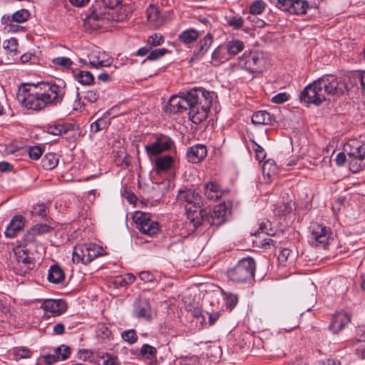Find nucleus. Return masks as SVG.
Masks as SVG:
<instances>
[{"label":"nucleus","mask_w":365,"mask_h":365,"mask_svg":"<svg viewBox=\"0 0 365 365\" xmlns=\"http://www.w3.org/2000/svg\"><path fill=\"white\" fill-rule=\"evenodd\" d=\"M212 93L202 87H195L170 98L165 107L166 113H178L189 110V119L195 124H200L208 115L212 105Z\"/></svg>","instance_id":"nucleus-1"},{"label":"nucleus","mask_w":365,"mask_h":365,"mask_svg":"<svg viewBox=\"0 0 365 365\" xmlns=\"http://www.w3.org/2000/svg\"><path fill=\"white\" fill-rule=\"evenodd\" d=\"M66 94L63 81L40 82L24 87L17 95L19 101L28 109L40 110L61 104Z\"/></svg>","instance_id":"nucleus-2"},{"label":"nucleus","mask_w":365,"mask_h":365,"mask_svg":"<svg viewBox=\"0 0 365 365\" xmlns=\"http://www.w3.org/2000/svg\"><path fill=\"white\" fill-rule=\"evenodd\" d=\"M120 0H96L89 8V14L84 19L83 25L86 31H93L103 28L110 23L114 16L112 11Z\"/></svg>","instance_id":"nucleus-3"},{"label":"nucleus","mask_w":365,"mask_h":365,"mask_svg":"<svg viewBox=\"0 0 365 365\" xmlns=\"http://www.w3.org/2000/svg\"><path fill=\"white\" fill-rule=\"evenodd\" d=\"M178 200L185 203L187 217L197 228L202 225L203 205L202 197L194 189L180 190L177 195Z\"/></svg>","instance_id":"nucleus-4"},{"label":"nucleus","mask_w":365,"mask_h":365,"mask_svg":"<svg viewBox=\"0 0 365 365\" xmlns=\"http://www.w3.org/2000/svg\"><path fill=\"white\" fill-rule=\"evenodd\" d=\"M347 154L349 168L353 173H357L365 169V143L361 144L356 140L349 142L344 148Z\"/></svg>","instance_id":"nucleus-5"},{"label":"nucleus","mask_w":365,"mask_h":365,"mask_svg":"<svg viewBox=\"0 0 365 365\" xmlns=\"http://www.w3.org/2000/svg\"><path fill=\"white\" fill-rule=\"evenodd\" d=\"M256 264L252 257L240 259L231 269L227 271L228 278L235 282H245L254 277Z\"/></svg>","instance_id":"nucleus-6"},{"label":"nucleus","mask_w":365,"mask_h":365,"mask_svg":"<svg viewBox=\"0 0 365 365\" xmlns=\"http://www.w3.org/2000/svg\"><path fill=\"white\" fill-rule=\"evenodd\" d=\"M314 82L318 91L324 96V98H326V95L340 96L346 89L344 81L333 76L325 75Z\"/></svg>","instance_id":"nucleus-7"},{"label":"nucleus","mask_w":365,"mask_h":365,"mask_svg":"<svg viewBox=\"0 0 365 365\" xmlns=\"http://www.w3.org/2000/svg\"><path fill=\"white\" fill-rule=\"evenodd\" d=\"M102 248L96 244L78 245L73 251V261L87 264L101 255Z\"/></svg>","instance_id":"nucleus-8"},{"label":"nucleus","mask_w":365,"mask_h":365,"mask_svg":"<svg viewBox=\"0 0 365 365\" xmlns=\"http://www.w3.org/2000/svg\"><path fill=\"white\" fill-rule=\"evenodd\" d=\"M312 245L325 247L332 240V231L329 227L312 222L309 227Z\"/></svg>","instance_id":"nucleus-9"},{"label":"nucleus","mask_w":365,"mask_h":365,"mask_svg":"<svg viewBox=\"0 0 365 365\" xmlns=\"http://www.w3.org/2000/svg\"><path fill=\"white\" fill-rule=\"evenodd\" d=\"M230 213L225 204H220L214 207L212 212L207 213L205 209H203L202 215V224L207 222L211 226L219 227L225 223Z\"/></svg>","instance_id":"nucleus-10"},{"label":"nucleus","mask_w":365,"mask_h":365,"mask_svg":"<svg viewBox=\"0 0 365 365\" xmlns=\"http://www.w3.org/2000/svg\"><path fill=\"white\" fill-rule=\"evenodd\" d=\"M241 63L245 70L250 73H259L262 71L264 60L263 54L259 52L244 53Z\"/></svg>","instance_id":"nucleus-11"},{"label":"nucleus","mask_w":365,"mask_h":365,"mask_svg":"<svg viewBox=\"0 0 365 365\" xmlns=\"http://www.w3.org/2000/svg\"><path fill=\"white\" fill-rule=\"evenodd\" d=\"M173 141L167 135H161L158 136L155 141L150 145L145 146L147 155L151 159L163 152L170 150Z\"/></svg>","instance_id":"nucleus-12"},{"label":"nucleus","mask_w":365,"mask_h":365,"mask_svg":"<svg viewBox=\"0 0 365 365\" xmlns=\"http://www.w3.org/2000/svg\"><path fill=\"white\" fill-rule=\"evenodd\" d=\"M301 102L307 105L313 104L319 106L326 101V98L318 91V88L314 81L312 83L307 85L299 96Z\"/></svg>","instance_id":"nucleus-13"},{"label":"nucleus","mask_w":365,"mask_h":365,"mask_svg":"<svg viewBox=\"0 0 365 365\" xmlns=\"http://www.w3.org/2000/svg\"><path fill=\"white\" fill-rule=\"evenodd\" d=\"M135 221L139 230L143 234L153 236L159 231L158 223L151 220L147 213L137 212L135 215Z\"/></svg>","instance_id":"nucleus-14"},{"label":"nucleus","mask_w":365,"mask_h":365,"mask_svg":"<svg viewBox=\"0 0 365 365\" xmlns=\"http://www.w3.org/2000/svg\"><path fill=\"white\" fill-rule=\"evenodd\" d=\"M46 313H51L53 316H59L67 309V304L62 299H46L41 305Z\"/></svg>","instance_id":"nucleus-15"},{"label":"nucleus","mask_w":365,"mask_h":365,"mask_svg":"<svg viewBox=\"0 0 365 365\" xmlns=\"http://www.w3.org/2000/svg\"><path fill=\"white\" fill-rule=\"evenodd\" d=\"M151 307L148 299L140 298L135 302L134 314L137 318L151 320Z\"/></svg>","instance_id":"nucleus-16"},{"label":"nucleus","mask_w":365,"mask_h":365,"mask_svg":"<svg viewBox=\"0 0 365 365\" xmlns=\"http://www.w3.org/2000/svg\"><path fill=\"white\" fill-rule=\"evenodd\" d=\"M351 322V317L347 313L338 312L333 316L329 329L334 334H338Z\"/></svg>","instance_id":"nucleus-17"},{"label":"nucleus","mask_w":365,"mask_h":365,"mask_svg":"<svg viewBox=\"0 0 365 365\" xmlns=\"http://www.w3.org/2000/svg\"><path fill=\"white\" fill-rule=\"evenodd\" d=\"M71 354V349L68 346L61 345L55 349L53 354H47L43 356L44 362L46 364H53L58 360H65Z\"/></svg>","instance_id":"nucleus-18"},{"label":"nucleus","mask_w":365,"mask_h":365,"mask_svg":"<svg viewBox=\"0 0 365 365\" xmlns=\"http://www.w3.org/2000/svg\"><path fill=\"white\" fill-rule=\"evenodd\" d=\"M207 155L206 146L202 144H197L188 148L187 151V160L192 163H197L202 160Z\"/></svg>","instance_id":"nucleus-19"},{"label":"nucleus","mask_w":365,"mask_h":365,"mask_svg":"<svg viewBox=\"0 0 365 365\" xmlns=\"http://www.w3.org/2000/svg\"><path fill=\"white\" fill-rule=\"evenodd\" d=\"M25 218L21 215L14 216L9 225L7 226L4 232L8 238H14L24 228L25 225Z\"/></svg>","instance_id":"nucleus-20"},{"label":"nucleus","mask_w":365,"mask_h":365,"mask_svg":"<svg viewBox=\"0 0 365 365\" xmlns=\"http://www.w3.org/2000/svg\"><path fill=\"white\" fill-rule=\"evenodd\" d=\"M174 158L172 155H166L155 158L154 170L158 175L168 172L173 168Z\"/></svg>","instance_id":"nucleus-21"},{"label":"nucleus","mask_w":365,"mask_h":365,"mask_svg":"<svg viewBox=\"0 0 365 365\" xmlns=\"http://www.w3.org/2000/svg\"><path fill=\"white\" fill-rule=\"evenodd\" d=\"M30 16L29 12L26 9H20L14 14L4 15L2 17V23L7 26H12V22L23 23L26 21Z\"/></svg>","instance_id":"nucleus-22"},{"label":"nucleus","mask_w":365,"mask_h":365,"mask_svg":"<svg viewBox=\"0 0 365 365\" xmlns=\"http://www.w3.org/2000/svg\"><path fill=\"white\" fill-rule=\"evenodd\" d=\"M76 125L73 123H62L51 125L48 127V133L54 135H63L75 130Z\"/></svg>","instance_id":"nucleus-23"},{"label":"nucleus","mask_w":365,"mask_h":365,"mask_svg":"<svg viewBox=\"0 0 365 365\" xmlns=\"http://www.w3.org/2000/svg\"><path fill=\"white\" fill-rule=\"evenodd\" d=\"M252 123L255 125H272L274 122V115L266 110L255 112L252 116Z\"/></svg>","instance_id":"nucleus-24"},{"label":"nucleus","mask_w":365,"mask_h":365,"mask_svg":"<svg viewBox=\"0 0 365 365\" xmlns=\"http://www.w3.org/2000/svg\"><path fill=\"white\" fill-rule=\"evenodd\" d=\"M146 16L149 23L154 27H159L163 24L160 12L154 5L150 4L146 9Z\"/></svg>","instance_id":"nucleus-25"},{"label":"nucleus","mask_w":365,"mask_h":365,"mask_svg":"<svg viewBox=\"0 0 365 365\" xmlns=\"http://www.w3.org/2000/svg\"><path fill=\"white\" fill-rule=\"evenodd\" d=\"M204 193L206 197L210 200H217L222 196L220 185L214 182H210L204 185Z\"/></svg>","instance_id":"nucleus-26"},{"label":"nucleus","mask_w":365,"mask_h":365,"mask_svg":"<svg viewBox=\"0 0 365 365\" xmlns=\"http://www.w3.org/2000/svg\"><path fill=\"white\" fill-rule=\"evenodd\" d=\"M47 278L50 282L59 284L64 280L65 274L59 265L53 264L50 267Z\"/></svg>","instance_id":"nucleus-27"},{"label":"nucleus","mask_w":365,"mask_h":365,"mask_svg":"<svg viewBox=\"0 0 365 365\" xmlns=\"http://www.w3.org/2000/svg\"><path fill=\"white\" fill-rule=\"evenodd\" d=\"M200 36L198 31L194 29H188L182 31L178 35V41L183 44H190L195 42Z\"/></svg>","instance_id":"nucleus-28"},{"label":"nucleus","mask_w":365,"mask_h":365,"mask_svg":"<svg viewBox=\"0 0 365 365\" xmlns=\"http://www.w3.org/2000/svg\"><path fill=\"white\" fill-rule=\"evenodd\" d=\"M228 55L235 56L244 48V43L238 39L229 41L225 45Z\"/></svg>","instance_id":"nucleus-29"},{"label":"nucleus","mask_w":365,"mask_h":365,"mask_svg":"<svg viewBox=\"0 0 365 365\" xmlns=\"http://www.w3.org/2000/svg\"><path fill=\"white\" fill-rule=\"evenodd\" d=\"M58 163V156L56 153H49L44 155L41 160L42 166L46 170L55 168Z\"/></svg>","instance_id":"nucleus-30"},{"label":"nucleus","mask_w":365,"mask_h":365,"mask_svg":"<svg viewBox=\"0 0 365 365\" xmlns=\"http://www.w3.org/2000/svg\"><path fill=\"white\" fill-rule=\"evenodd\" d=\"M213 42V37L210 33H208L202 39L199 41V50L195 54L196 56H203L210 48Z\"/></svg>","instance_id":"nucleus-31"},{"label":"nucleus","mask_w":365,"mask_h":365,"mask_svg":"<svg viewBox=\"0 0 365 365\" xmlns=\"http://www.w3.org/2000/svg\"><path fill=\"white\" fill-rule=\"evenodd\" d=\"M308 8V3L304 0H293L290 13L292 14H304Z\"/></svg>","instance_id":"nucleus-32"},{"label":"nucleus","mask_w":365,"mask_h":365,"mask_svg":"<svg viewBox=\"0 0 365 365\" xmlns=\"http://www.w3.org/2000/svg\"><path fill=\"white\" fill-rule=\"evenodd\" d=\"M110 13L114 14V16L110 20V22L111 21H123L126 20L128 16L131 14L130 8H127L125 6H121L117 11H114L113 9L110 11Z\"/></svg>","instance_id":"nucleus-33"},{"label":"nucleus","mask_w":365,"mask_h":365,"mask_svg":"<svg viewBox=\"0 0 365 365\" xmlns=\"http://www.w3.org/2000/svg\"><path fill=\"white\" fill-rule=\"evenodd\" d=\"M2 47L6 53L14 56L18 49L17 40L14 38L6 39L3 41Z\"/></svg>","instance_id":"nucleus-34"},{"label":"nucleus","mask_w":365,"mask_h":365,"mask_svg":"<svg viewBox=\"0 0 365 365\" xmlns=\"http://www.w3.org/2000/svg\"><path fill=\"white\" fill-rule=\"evenodd\" d=\"M227 53L225 45H220L216 48L212 53V59L218 63L227 60Z\"/></svg>","instance_id":"nucleus-35"},{"label":"nucleus","mask_w":365,"mask_h":365,"mask_svg":"<svg viewBox=\"0 0 365 365\" xmlns=\"http://www.w3.org/2000/svg\"><path fill=\"white\" fill-rule=\"evenodd\" d=\"M76 79L83 85H91L94 83V78L89 71H79L76 75Z\"/></svg>","instance_id":"nucleus-36"},{"label":"nucleus","mask_w":365,"mask_h":365,"mask_svg":"<svg viewBox=\"0 0 365 365\" xmlns=\"http://www.w3.org/2000/svg\"><path fill=\"white\" fill-rule=\"evenodd\" d=\"M110 123L108 122L105 118H98L96 121L91 125V132L96 133L101 130L106 129Z\"/></svg>","instance_id":"nucleus-37"},{"label":"nucleus","mask_w":365,"mask_h":365,"mask_svg":"<svg viewBox=\"0 0 365 365\" xmlns=\"http://www.w3.org/2000/svg\"><path fill=\"white\" fill-rule=\"evenodd\" d=\"M37 237L38 236L36 235V232H33V229L31 227L24 235L23 245L24 246L36 245L37 247L38 245V242L37 241Z\"/></svg>","instance_id":"nucleus-38"},{"label":"nucleus","mask_w":365,"mask_h":365,"mask_svg":"<svg viewBox=\"0 0 365 365\" xmlns=\"http://www.w3.org/2000/svg\"><path fill=\"white\" fill-rule=\"evenodd\" d=\"M140 354L142 357L146 359L156 358L157 349L153 346L145 344L141 346Z\"/></svg>","instance_id":"nucleus-39"},{"label":"nucleus","mask_w":365,"mask_h":365,"mask_svg":"<svg viewBox=\"0 0 365 365\" xmlns=\"http://www.w3.org/2000/svg\"><path fill=\"white\" fill-rule=\"evenodd\" d=\"M266 4L262 0H255L250 6V14L259 15L265 10Z\"/></svg>","instance_id":"nucleus-40"},{"label":"nucleus","mask_w":365,"mask_h":365,"mask_svg":"<svg viewBox=\"0 0 365 365\" xmlns=\"http://www.w3.org/2000/svg\"><path fill=\"white\" fill-rule=\"evenodd\" d=\"M269 2L280 10L290 13L293 0H269Z\"/></svg>","instance_id":"nucleus-41"},{"label":"nucleus","mask_w":365,"mask_h":365,"mask_svg":"<svg viewBox=\"0 0 365 365\" xmlns=\"http://www.w3.org/2000/svg\"><path fill=\"white\" fill-rule=\"evenodd\" d=\"M122 339L130 344H133L138 341V335L135 329H128L125 330L121 334Z\"/></svg>","instance_id":"nucleus-42"},{"label":"nucleus","mask_w":365,"mask_h":365,"mask_svg":"<svg viewBox=\"0 0 365 365\" xmlns=\"http://www.w3.org/2000/svg\"><path fill=\"white\" fill-rule=\"evenodd\" d=\"M259 232H264L269 236L274 235V232L272 227V223L268 220H265L259 224V229L256 232L255 235H257V233H259Z\"/></svg>","instance_id":"nucleus-43"},{"label":"nucleus","mask_w":365,"mask_h":365,"mask_svg":"<svg viewBox=\"0 0 365 365\" xmlns=\"http://www.w3.org/2000/svg\"><path fill=\"white\" fill-rule=\"evenodd\" d=\"M245 24V20L242 17L240 16H230L227 19V25L232 27L234 29H241Z\"/></svg>","instance_id":"nucleus-44"},{"label":"nucleus","mask_w":365,"mask_h":365,"mask_svg":"<svg viewBox=\"0 0 365 365\" xmlns=\"http://www.w3.org/2000/svg\"><path fill=\"white\" fill-rule=\"evenodd\" d=\"M169 52L170 51L168 49L164 48L150 50L147 59L150 61H155Z\"/></svg>","instance_id":"nucleus-45"},{"label":"nucleus","mask_w":365,"mask_h":365,"mask_svg":"<svg viewBox=\"0 0 365 365\" xmlns=\"http://www.w3.org/2000/svg\"><path fill=\"white\" fill-rule=\"evenodd\" d=\"M52 63L56 66H61L65 68H69L73 61L67 57H57L52 60Z\"/></svg>","instance_id":"nucleus-46"},{"label":"nucleus","mask_w":365,"mask_h":365,"mask_svg":"<svg viewBox=\"0 0 365 365\" xmlns=\"http://www.w3.org/2000/svg\"><path fill=\"white\" fill-rule=\"evenodd\" d=\"M98 335L102 339H108L112 332L105 324H99L97 327Z\"/></svg>","instance_id":"nucleus-47"},{"label":"nucleus","mask_w":365,"mask_h":365,"mask_svg":"<svg viewBox=\"0 0 365 365\" xmlns=\"http://www.w3.org/2000/svg\"><path fill=\"white\" fill-rule=\"evenodd\" d=\"M113 59L112 58H108L106 60H98L97 61H91L89 66L92 68H99L101 67H107L111 65Z\"/></svg>","instance_id":"nucleus-48"},{"label":"nucleus","mask_w":365,"mask_h":365,"mask_svg":"<svg viewBox=\"0 0 365 365\" xmlns=\"http://www.w3.org/2000/svg\"><path fill=\"white\" fill-rule=\"evenodd\" d=\"M28 154L30 158L33 160H38L43 154V150L40 146H32L28 149Z\"/></svg>","instance_id":"nucleus-49"},{"label":"nucleus","mask_w":365,"mask_h":365,"mask_svg":"<svg viewBox=\"0 0 365 365\" xmlns=\"http://www.w3.org/2000/svg\"><path fill=\"white\" fill-rule=\"evenodd\" d=\"M164 41V38L162 35L154 34L148 37V43L149 46H157L163 43Z\"/></svg>","instance_id":"nucleus-50"},{"label":"nucleus","mask_w":365,"mask_h":365,"mask_svg":"<svg viewBox=\"0 0 365 365\" xmlns=\"http://www.w3.org/2000/svg\"><path fill=\"white\" fill-rule=\"evenodd\" d=\"M32 229L37 236L48 233L51 230V227L46 224H36L32 227Z\"/></svg>","instance_id":"nucleus-51"},{"label":"nucleus","mask_w":365,"mask_h":365,"mask_svg":"<svg viewBox=\"0 0 365 365\" xmlns=\"http://www.w3.org/2000/svg\"><path fill=\"white\" fill-rule=\"evenodd\" d=\"M225 295L226 307L231 310L237 305L238 297L236 294L232 293H227Z\"/></svg>","instance_id":"nucleus-52"},{"label":"nucleus","mask_w":365,"mask_h":365,"mask_svg":"<svg viewBox=\"0 0 365 365\" xmlns=\"http://www.w3.org/2000/svg\"><path fill=\"white\" fill-rule=\"evenodd\" d=\"M21 264L25 265L24 273H26L27 271L32 270L34 268V258L26 255L25 257H23Z\"/></svg>","instance_id":"nucleus-53"},{"label":"nucleus","mask_w":365,"mask_h":365,"mask_svg":"<svg viewBox=\"0 0 365 365\" xmlns=\"http://www.w3.org/2000/svg\"><path fill=\"white\" fill-rule=\"evenodd\" d=\"M99 98V93L96 90H88L85 92L84 99L90 103H95Z\"/></svg>","instance_id":"nucleus-54"},{"label":"nucleus","mask_w":365,"mask_h":365,"mask_svg":"<svg viewBox=\"0 0 365 365\" xmlns=\"http://www.w3.org/2000/svg\"><path fill=\"white\" fill-rule=\"evenodd\" d=\"M254 144L253 150L255 153V158L257 160L261 162L265 158L266 153L259 145L257 144L255 142H254Z\"/></svg>","instance_id":"nucleus-55"},{"label":"nucleus","mask_w":365,"mask_h":365,"mask_svg":"<svg viewBox=\"0 0 365 365\" xmlns=\"http://www.w3.org/2000/svg\"><path fill=\"white\" fill-rule=\"evenodd\" d=\"M289 95L287 93H279L272 98V102L276 104L283 103L289 100Z\"/></svg>","instance_id":"nucleus-56"},{"label":"nucleus","mask_w":365,"mask_h":365,"mask_svg":"<svg viewBox=\"0 0 365 365\" xmlns=\"http://www.w3.org/2000/svg\"><path fill=\"white\" fill-rule=\"evenodd\" d=\"M139 278L143 282H153L155 281L154 275L148 271H142L138 274Z\"/></svg>","instance_id":"nucleus-57"},{"label":"nucleus","mask_w":365,"mask_h":365,"mask_svg":"<svg viewBox=\"0 0 365 365\" xmlns=\"http://www.w3.org/2000/svg\"><path fill=\"white\" fill-rule=\"evenodd\" d=\"M278 242L272 238L268 237L264 238L262 240L261 245L262 247L264 249H270L271 247H277L278 245Z\"/></svg>","instance_id":"nucleus-58"},{"label":"nucleus","mask_w":365,"mask_h":365,"mask_svg":"<svg viewBox=\"0 0 365 365\" xmlns=\"http://www.w3.org/2000/svg\"><path fill=\"white\" fill-rule=\"evenodd\" d=\"M33 213L41 217H45L47 215L46 207L44 205H37L34 207Z\"/></svg>","instance_id":"nucleus-59"},{"label":"nucleus","mask_w":365,"mask_h":365,"mask_svg":"<svg viewBox=\"0 0 365 365\" xmlns=\"http://www.w3.org/2000/svg\"><path fill=\"white\" fill-rule=\"evenodd\" d=\"M292 250L288 248H284L281 250L279 255H278V260L279 263L283 264L285 263L289 256L290 255Z\"/></svg>","instance_id":"nucleus-60"},{"label":"nucleus","mask_w":365,"mask_h":365,"mask_svg":"<svg viewBox=\"0 0 365 365\" xmlns=\"http://www.w3.org/2000/svg\"><path fill=\"white\" fill-rule=\"evenodd\" d=\"M15 355L20 359L29 358L31 356V351L26 348H20L15 351Z\"/></svg>","instance_id":"nucleus-61"},{"label":"nucleus","mask_w":365,"mask_h":365,"mask_svg":"<svg viewBox=\"0 0 365 365\" xmlns=\"http://www.w3.org/2000/svg\"><path fill=\"white\" fill-rule=\"evenodd\" d=\"M347 161V154L346 152H341L337 154L336 158V163L339 166H341Z\"/></svg>","instance_id":"nucleus-62"},{"label":"nucleus","mask_w":365,"mask_h":365,"mask_svg":"<svg viewBox=\"0 0 365 365\" xmlns=\"http://www.w3.org/2000/svg\"><path fill=\"white\" fill-rule=\"evenodd\" d=\"M292 211V207L289 203H284L282 206L279 207V213L282 215H287L290 213Z\"/></svg>","instance_id":"nucleus-63"},{"label":"nucleus","mask_w":365,"mask_h":365,"mask_svg":"<svg viewBox=\"0 0 365 365\" xmlns=\"http://www.w3.org/2000/svg\"><path fill=\"white\" fill-rule=\"evenodd\" d=\"M13 165L8 162H0V172H9L12 170Z\"/></svg>","instance_id":"nucleus-64"}]
</instances>
